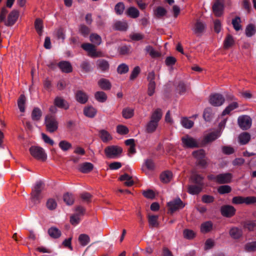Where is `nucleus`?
Listing matches in <instances>:
<instances>
[{"instance_id": "1", "label": "nucleus", "mask_w": 256, "mask_h": 256, "mask_svg": "<svg viewBox=\"0 0 256 256\" xmlns=\"http://www.w3.org/2000/svg\"><path fill=\"white\" fill-rule=\"evenodd\" d=\"M90 42L94 44L90 43H84L82 44L81 47L88 52V55L92 58L100 57L102 56L100 52H97L95 45L99 46L102 43V38L96 34H92L90 36Z\"/></svg>"}, {"instance_id": "2", "label": "nucleus", "mask_w": 256, "mask_h": 256, "mask_svg": "<svg viewBox=\"0 0 256 256\" xmlns=\"http://www.w3.org/2000/svg\"><path fill=\"white\" fill-rule=\"evenodd\" d=\"M162 112L160 108H157L152 114L150 117V120L146 126V131L148 133L154 132L158 124V122L162 118Z\"/></svg>"}, {"instance_id": "3", "label": "nucleus", "mask_w": 256, "mask_h": 256, "mask_svg": "<svg viewBox=\"0 0 256 256\" xmlns=\"http://www.w3.org/2000/svg\"><path fill=\"white\" fill-rule=\"evenodd\" d=\"M43 190V183L41 182H38L31 193V200L34 204L40 203L43 198L42 192Z\"/></svg>"}, {"instance_id": "4", "label": "nucleus", "mask_w": 256, "mask_h": 256, "mask_svg": "<svg viewBox=\"0 0 256 256\" xmlns=\"http://www.w3.org/2000/svg\"><path fill=\"white\" fill-rule=\"evenodd\" d=\"M122 150V148L120 146L112 145L106 146L104 148V152L107 158L112 159L120 157Z\"/></svg>"}, {"instance_id": "5", "label": "nucleus", "mask_w": 256, "mask_h": 256, "mask_svg": "<svg viewBox=\"0 0 256 256\" xmlns=\"http://www.w3.org/2000/svg\"><path fill=\"white\" fill-rule=\"evenodd\" d=\"M30 152L32 156L38 160L45 161L47 158L44 150L41 147L32 146L30 148Z\"/></svg>"}, {"instance_id": "6", "label": "nucleus", "mask_w": 256, "mask_h": 256, "mask_svg": "<svg viewBox=\"0 0 256 256\" xmlns=\"http://www.w3.org/2000/svg\"><path fill=\"white\" fill-rule=\"evenodd\" d=\"M45 124L46 130L50 133L56 131L58 128V122L54 116L47 115L45 118Z\"/></svg>"}, {"instance_id": "7", "label": "nucleus", "mask_w": 256, "mask_h": 256, "mask_svg": "<svg viewBox=\"0 0 256 256\" xmlns=\"http://www.w3.org/2000/svg\"><path fill=\"white\" fill-rule=\"evenodd\" d=\"M183 146L188 148H195L200 146L198 142L195 138L186 135L182 138Z\"/></svg>"}, {"instance_id": "8", "label": "nucleus", "mask_w": 256, "mask_h": 256, "mask_svg": "<svg viewBox=\"0 0 256 256\" xmlns=\"http://www.w3.org/2000/svg\"><path fill=\"white\" fill-rule=\"evenodd\" d=\"M238 123L242 130H246L250 128L252 126V120L249 116H241L238 118Z\"/></svg>"}, {"instance_id": "9", "label": "nucleus", "mask_w": 256, "mask_h": 256, "mask_svg": "<svg viewBox=\"0 0 256 256\" xmlns=\"http://www.w3.org/2000/svg\"><path fill=\"white\" fill-rule=\"evenodd\" d=\"M225 102V98L220 94H214L210 96L209 102L213 106H219Z\"/></svg>"}, {"instance_id": "10", "label": "nucleus", "mask_w": 256, "mask_h": 256, "mask_svg": "<svg viewBox=\"0 0 256 256\" xmlns=\"http://www.w3.org/2000/svg\"><path fill=\"white\" fill-rule=\"evenodd\" d=\"M185 206V204L179 198H176L168 203V206L172 212L179 209H182Z\"/></svg>"}, {"instance_id": "11", "label": "nucleus", "mask_w": 256, "mask_h": 256, "mask_svg": "<svg viewBox=\"0 0 256 256\" xmlns=\"http://www.w3.org/2000/svg\"><path fill=\"white\" fill-rule=\"evenodd\" d=\"M224 9V0H214L212 6V10L216 16L219 17L222 15Z\"/></svg>"}, {"instance_id": "12", "label": "nucleus", "mask_w": 256, "mask_h": 256, "mask_svg": "<svg viewBox=\"0 0 256 256\" xmlns=\"http://www.w3.org/2000/svg\"><path fill=\"white\" fill-rule=\"evenodd\" d=\"M220 132L219 130L214 131L204 136L202 142V145L211 142L220 136Z\"/></svg>"}, {"instance_id": "13", "label": "nucleus", "mask_w": 256, "mask_h": 256, "mask_svg": "<svg viewBox=\"0 0 256 256\" xmlns=\"http://www.w3.org/2000/svg\"><path fill=\"white\" fill-rule=\"evenodd\" d=\"M236 209L232 206L226 205L221 207L220 212L222 214L227 218L232 217L236 213Z\"/></svg>"}, {"instance_id": "14", "label": "nucleus", "mask_w": 256, "mask_h": 256, "mask_svg": "<svg viewBox=\"0 0 256 256\" xmlns=\"http://www.w3.org/2000/svg\"><path fill=\"white\" fill-rule=\"evenodd\" d=\"M18 16L19 13L18 10H12L8 16V20L5 21V25L8 26L14 25L17 20Z\"/></svg>"}, {"instance_id": "15", "label": "nucleus", "mask_w": 256, "mask_h": 256, "mask_svg": "<svg viewBox=\"0 0 256 256\" xmlns=\"http://www.w3.org/2000/svg\"><path fill=\"white\" fill-rule=\"evenodd\" d=\"M217 183L220 184H228L231 182L232 174L230 173L220 174L217 175Z\"/></svg>"}, {"instance_id": "16", "label": "nucleus", "mask_w": 256, "mask_h": 256, "mask_svg": "<svg viewBox=\"0 0 256 256\" xmlns=\"http://www.w3.org/2000/svg\"><path fill=\"white\" fill-rule=\"evenodd\" d=\"M54 104L55 106L64 110L68 109L70 106L68 103L64 98L60 96H56L54 98Z\"/></svg>"}, {"instance_id": "17", "label": "nucleus", "mask_w": 256, "mask_h": 256, "mask_svg": "<svg viewBox=\"0 0 256 256\" xmlns=\"http://www.w3.org/2000/svg\"><path fill=\"white\" fill-rule=\"evenodd\" d=\"M58 67L63 72L70 73L72 71L70 63L67 61H62L58 63Z\"/></svg>"}, {"instance_id": "18", "label": "nucleus", "mask_w": 256, "mask_h": 256, "mask_svg": "<svg viewBox=\"0 0 256 256\" xmlns=\"http://www.w3.org/2000/svg\"><path fill=\"white\" fill-rule=\"evenodd\" d=\"M94 166L90 162H84L80 164L78 166V170L84 174L88 173L92 170Z\"/></svg>"}, {"instance_id": "19", "label": "nucleus", "mask_w": 256, "mask_h": 256, "mask_svg": "<svg viewBox=\"0 0 256 256\" xmlns=\"http://www.w3.org/2000/svg\"><path fill=\"white\" fill-rule=\"evenodd\" d=\"M229 234L232 238L238 239L242 235V230L240 228L234 226L230 229Z\"/></svg>"}, {"instance_id": "20", "label": "nucleus", "mask_w": 256, "mask_h": 256, "mask_svg": "<svg viewBox=\"0 0 256 256\" xmlns=\"http://www.w3.org/2000/svg\"><path fill=\"white\" fill-rule=\"evenodd\" d=\"M244 228L250 232H252L256 229V222L252 220H247L242 223Z\"/></svg>"}, {"instance_id": "21", "label": "nucleus", "mask_w": 256, "mask_h": 256, "mask_svg": "<svg viewBox=\"0 0 256 256\" xmlns=\"http://www.w3.org/2000/svg\"><path fill=\"white\" fill-rule=\"evenodd\" d=\"M76 100L81 103L85 104L88 100V96L86 93L82 90H78L76 94Z\"/></svg>"}, {"instance_id": "22", "label": "nucleus", "mask_w": 256, "mask_h": 256, "mask_svg": "<svg viewBox=\"0 0 256 256\" xmlns=\"http://www.w3.org/2000/svg\"><path fill=\"white\" fill-rule=\"evenodd\" d=\"M238 139L240 144H246L250 140V135L248 132H244L239 135Z\"/></svg>"}, {"instance_id": "23", "label": "nucleus", "mask_w": 256, "mask_h": 256, "mask_svg": "<svg viewBox=\"0 0 256 256\" xmlns=\"http://www.w3.org/2000/svg\"><path fill=\"white\" fill-rule=\"evenodd\" d=\"M98 68L102 72H106L109 69V64L108 62L105 60H98L96 62Z\"/></svg>"}, {"instance_id": "24", "label": "nucleus", "mask_w": 256, "mask_h": 256, "mask_svg": "<svg viewBox=\"0 0 256 256\" xmlns=\"http://www.w3.org/2000/svg\"><path fill=\"white\" fill-rule=\"evenodd\" d=\"M114 28L116 30L124 31L128 28V25L126 21H117L114 24Z\"/></svg>"}, {"instance_id": "25", "label": "nucleus", "mask_w": 256, "mask_h": 256, "mask_svg": "<svg viewBox=\"0 0 256 256\" xmlns=\"http://www.w3.org/2000/svg\"><path fill=\"white\" fill-rule=\"evenodd\" d=\"M213 228V224L210 221H207L203 222L200 226V232L206 234L210 232Z\"/></svg>"}, {"instance_id": "26", "label": "nucleus", "mask_w": 256, "mask_h": 256, "mask_svg": "<svg viewBox=\"0 0 256 256\" xmlns=\"http://www.w3.org/2000/svg\"><path fill=\"white\" fill-rule=\"evenodd\" d=\"M49 236L53 238H58L62 234L60 230L56 227L52 226L48 231Z\"/></svg>"}, {"instance_id": "27", "label": "nucleus", "mask_w": 256, "mask_h": 256, "mask_svg": "<svg viewBox=\"0 0 256 256\" xmlns=\"http://www.w3.org/2000/svg\"><path fill=\"white\" fill-rule=\"evenodd\" d=\"M203 188V186L200 185H190L188 187V192L191 194H198L200 193Z\"/></svg>"}, {"instance_id": "28", "label": "nucleus", "mask_w": 256, "mask_h": 256, "mask_svg": "<svg viewBox=\"0 0 256 256\" xmlns=\"http://www.w3.org/2000/svg\"><path fill=\"white\" fill-rule=\"evenodd\" d=\"M126 14L132 18H136L139 16L140 12L136 8L130 6L127 9Z\"/></svg>"}, {"instance_id": "29", "label": "nucleus", "mask_w": 256, "mask_h": 256, "mask_svg": "<svg viewBox=\"0 0 256 256\" xmlns=\"http://www.w3.org/2000/svg\"><path fill=\"white\" fill-rule=\"evenodd\" d=\"M238 107V104L236 102H234L232 103L228 104L225 109L222 112V116H226V114H228L230 112L236 109Z\"/></svg>"}, {"instance_id": "30", "label": "nucleus", "mask_w": 256, "mask_h": 256, "mask_svg": "<svg viewBox=\"0 0 256 256\" xmlns=\"http://www.w3.org/2000/svg\"><path fill=\"white\" fill-rule=\"evenodd\" d=\"M96 109L92 106L86 107L84 110V114L87 117L90 118H94L96 116Z\"/></svg>"}, {"instance_id": "31", "label": "nucleus", "mask_w": 256, "mask_h": 256, "mask_svg": "<svg viewBox=\"0 0 256 256\" xmlns=\"http://www.w3.org/2000/svg\"><path fill=\"white\" fill-rule=\"evenodd\" d=\"M35 29L40 36H41L43 32V22L40 18H36L34 22Z\"/></svg>"}, {"instance_id": "32", "label": "nucleus", "mask_w": 256, "mask_h": 256, "mask_svg": "<svg viewBox=\"0 0 256 256\" xmlns=\"http://www.w3.org/2000/svg\"><path fill=\"white\" fill-rule=\"evenodd\" d=\"M98 85L104 90H109L111 88V84L108 80L101 78L98 82Z\"/></svg>"}, {"instance_id": "33", "label": "nucleus", "mask_w": 256, "mask_h": 256, "mask_svg": "<svg viewBox=\"0 0 256 256\" xmlns=\"http://www.w3.org/2000/svg\"><path fill=\"white\" fill-rule=\"evenodd\" d=\"M192 182L200 186H204V177L198 174L194 173L191 176Z\"/></svg>"}, {"instance_id": "34", "label": "nucleus", "mask_w": 256, "mask_h": 256, "mask_svg": "<svg viewBox=\"0 0 256 256\" xmlns=\"http://www.w3.org/2000/svg\"><path fill=\"white\" fill-rule=\"evenodd\" d=\"M204 24L201 22L198 21L195 24L193 30L194 34H200L204 32Z\"/></svg>"}, {"instance_id": "35", "label": "nucleus", "mask_w": 256, "mask_h": 256, "mask_svg": "<svg viewBox=\"0 0 256 256\" xmlns=\"http://www.w3.org/2000/svg\"><path fill=\"white\" fill-rule=\"evenodd\" d=\"M100 138L104 142H106L112 140V136L110 133L104 130H101L100 132Z\"/></svg>"}, {"instance_id": "36", "label": "nucleus", "mask_w": 256, "mask_h": 256, "mask_svg": "<svg viewBox=\"0 0 256 256\" xmlns=\"http://www.w3.org/2000/svg\"><path fill=\"white\" fill-rule=\"evenodd\" d=\"M42 116L41 110L38 108H34L32 112V118L33 120L38 121Z\"/></svg>"}, {"instance_id": "37", "label": "nucleus", "mask_w": 256, "mask_h": 256, "mask_svg": "<svg viewBox=\"0 0 256 256\" xmlns=\"http://www.w3.org/2000/svg\"><path fill=\"white\" fill-rule=\"evenodd\" d=\"M172 178V174L170 172L166 171L162 172L160 176V178L162 182L168 183Z\"/></svg>"}, {"instance_id": "38", "label": "nucleus", "mask_w": 256, "mask_h": 256, "mask_svg": "<svg viewBox=\"0 0 256 256\" xmlns=\"http://www.w3.org/2000/svg\"><path fill=\"white\" fill-rule=\"evenodd\" d=\"M234 42V40L232 36L228 34L224 42V47L227 49L231 47Z\"/></svg>"}, {"instance_id": "39", "label": "nucleus", "mask_w": 256, "mask_h": 256, "mask_svg": "<svg viewBox=\"0 0 256 256\" xmlns=\"http://www.w3.org/2000/svg\"><path fill=\"white\" fill-rule=\"evenodd\" d=\"M158 216L154 215H149L148 216V222L150 226L152 228L158 227L159 225L158 222Z\"/></svg>"}, {"instance_id": "40", "label": "nucleus", "mask_w": 256, "mask_h": 256, "mask_svg": "<svg viewBox=\"0 0 256 256\" xmlns=\"http://www.w3.org/2000/svg\"><path fill=\"white\" fill-rule=\"evenodd\" d=\"M26 98L24 94H21L18 100V106L21 112H24L25 110V104Z\"/></svg>"}, {"instance_id": "41", "label": "nucleus", "mask_w": 256, "mask_h": 256, "mask_svg": "<svg viewBox=\"0 0 256 256\" xmlns=\"http://www.w3.org/2000/svg\"><path fill=\"white\" fill-rule=\"evenodd\" d=\"M95 98L100 102H104L107 99V96L104 92H97L94 94Z\"/></svg>"}, {"instance_id": "42", "label": "nucleus", "mask_w": 256, "mask_h": 256, "mask_svg": "<svg viewBox=\"0 0 256 256\" xmlns=\"http://www.w3.org/2000/svg\"><path fill=\"white\" fill-rule=\"evenodd\" d=\"M78 241L82 246H85L90 242V238L86 234H81L79 236Z\"/></svg>"}, {"instance_id": "43", "label": "nucleus", "mask_w": 256, "mask_h": 256, "mask_svg": "<svg viewBox=\"0 0 256 256\" xmlns=\"http://www.w3.org/2000/svg\"><path fill=\"white\" fill-rule=\"evenodd\" d=\"M63 199L64 202L68 205H72L74 200V198L72 194L67 192L63 196Z\"/></svg>"}, {"instance_id": "44", "label": "nucleus", "mask_w": 256, "mask_h": 256, "mask_svg": "<svg viewBox=\"0 0 256 256\" xmlns=\"http://www.w3.org/2000/svg\"><path fill=\"white\" fill-rule=\"evenodd\" d=\"M256 32V28L254 24H249L246 28V34L248 37H250L254 35Z\"/></svg>"}, {"instance_id": "45", "label": "nucleus", "mask_w": 256, "mask_h": 256, "mask_svg": "<svg viewBox=\"0 0 256 256\" xmlns=\"http://www.w3.org/2000/svg\"><path fill=\"white\" fill-rule=\"evenodd\" d=\"M166 12V10L164 8L158 6L154 10V15L157 18H161L164 16Z\"/></svg>"}, {"instance_id": "46", "label": "nucleus", "mask_w": 256, "mask_h": 256, "mask_svg": "<svg viewBox=\"0 0 256 256\" xmlns=\"http://www.w3.org/2000/svg\"><path fill=\"white\" fill-rule=\"evenodd\" d=\"M58 146L60 149L63 151H67L72 148V144L65 140H61L59 142Z\"/></svg>"}, {"instance_id": "47", "label": "nucleus", "mask_w": 256, "mask_h": 256, "mask_svg": "<svg viewBox=\"0 0 256 256\" xmlns=\"http://www.w3.org/2000/svg\"><path fill=\"white\" fill-rule=\"evenodd\" d=\"M232 191V188L228 185H222L218 188V192L220 194L230 193Z\"/></svg>"}, {"instance_id": "48", "label": "nucleus", "mask_w": 256, "mask_h": 256, "mask_svg": "<svg viewBox=\"0 0 256 256\" xmlns=\"http://www.w3.org/2000/svg\"><path fill=\"white\" fill-rule=\"evenodd\" d=\"M145 50L146 52L148 53L152 58H156L160 56V53L156 51L152 46H146L145 48Z\"/></svg>"}, {"instance_id": "49", "label": "nucleus", "mask_w": 256, "mask_h": 256, "mask_svg": "<svg viewBox=\"0 0 256 256\" xmlns=\"http://www.w3.org/2000/svg\"><path fill=\"white\" fill-rule=\"evenodd\" d=\"M241 20L239 16H236L232 20V24L234 29L236 31H238L242 29V26L240 24Z\"/></svg>"}, {"instance_id": "50", "label": "nucleus", "mask_w": 256, "mask_h": 256, "mask_svg": "<svg viewBox=\"0 0 256 256\" xmlns=\"http://www.w3.org/2000/svg\"><path fill=\"white\" fill-rule=\"evenodd\" d=\"M244 250L248 252L256 251V241L248 242L244 246Z\"/></svg>"}, {"instance_id": "51", "label": "nucleus", "mask_w": 256, "mask_h": 256, "mask_svg": "<svg viewBox=\"0 0 256 256\" xmlns=\"http://www.w3.org/2000/svg\"><path fill=\"white\" fill-rule=\"evenodd\" d=\"M181 124L186 128H190L193 126L194 122L187 118H182L181 120Z\"/></svg>"}, {"instance_id": "52", "label": "nucleus", "mask_w": 256, "mask_h": 256, "mask_svg": "<svg viewBox=\"0 0 256 256\" xmlns=\"http://www.w3.org/2000/svg\"><path fill=\"white\" fill-rule=\"evenodd\" d=\"M144 167L150 170H154V169L155 166L152 160L150 159L146 160L142 168V170H144Z\"/></svg>"}, {"instance_id": "53", "label": "nucleus", "mask_w": 256, "mask_h": 256, "mask_svg": "<svg viewBox=\"0 0 256 256\" xmlns=\"http://www.w3.org/2000/svg\"><path fill=\"white\" fill-rule=\"evenodd\" d=\"M122 114L125 118H130L134 115V110L130 108H126L123 110Z\"/></svg>"}, {"instance_id": "54", "label": "nucleus", "mask_w": 256, "mask_h": 256, "mask_svg": "<svg viewBox=\"0 0 256 256\" xmlns=\"http://www.w3.org/2000/svg\"><path fill=\"white\" fill-rule=\"evenodd\" d=\"M125 6L124 4L122 2H118L114 7V10L117 14L120 15L122 14Z\"/></svg>"}, {"instance_id": "55", "label": "nucleus", "mask_w": 256, "mask_h": 256, "mask_svg": "<svg viewBox=\"0 0 256 256\" xmlns=\"http://www.w3.org/2000/svg\"><path fill=\"white\" fill-rule=\"evenodd\" d=\"M184 236V238L188 240H191L195 237V232L190 230L186 229L183 232Z\"/></svg>"}, {"instance_id": "56", "label": "nucleus", "mask_w": 256, "mask_h": 256, "mask_svg": "<svg viewBox=\"0 0 256 256\" xmlns=\"http://www.w3.org/2000/svg\"><path fill=\"white\" fill-rule=\"evenodd\" d=\"M130 46H123L118 48V51L120 54L126 55L130 53Z\"/></svg>"}, {"instance_id": "57", "label": "nucleus", "mask_w": 256, "mask_h": 256, "mask_svg": "<svg viewBox=\"0 0 256 256\" xmlns=\"http://www.w3.org/2000/svg\"><path fill=\"white\" fill-rule=\"evenodd\" d=\"M193 156L197 159V160L205 158V152L204 150L200 149L194 151L192 152Z\"/></svg>"}, {"instance_id": "58", "label": "nucleus", "mask_w": 256, "mask_h": 256, "mask_svg": "<svg viewBox=\"0 0 256 256\" xmlns=\"http://www.w3.org/2000/svg\"><path fill=\"white\" fill-rule=\"evenodd\" d=\"M79 31L81 34H82L84 37L88 36L90 32V28L84 24H82L80 26Z\"/></svg>"}, {"instance_id": "59", "label": "nucleus", "mask_w": 256, "mask_h": 256, "mask_svg": "<svg viewBox=\"0 0 256 256\" xmlns=\"http://www.w3.org/2000/svg\"><path fill=\"white\" fill-rule=\"evenodd\" d=\"M116 132L120 134H126L128 133V128L124 125H118L116 126Z\"/></svg>"}, {"instance_id": "60", "label": "nucleus", "mask_w": 256, "mask_h": 256, "mask_svg": "<svg viewBox=\"0 0 256 256\" xmlns=\"http://www.w3.org/2000/svg\"><path fill=\"white\" fill-rule=\"evenodd\" d=\"M129 70L128 66L125 64H122L118 66L117 68V71L118 74H123L128 72Z\"/></svg>"}, {"instance_id": "61", "label": "nucleus", "mask_w": 256, "mask_h": 256, "mask_svg": "<svg viewBox=\"0 0 256 256\" xmlns=\"http://www.w3.org/2000/svg\"><path fill=\"white\" fill-rule=\"evenodd\" d=\"M57 206V204L54 200L52 198H50L46 202V207L50 210H54L56 208Z\"/></svg>"}, {"instance_id": "62", "label": "nucleus", "mask_w": 256, "mask_h": 256, "mask_svg": "<svg viewBox=\"0 0 256 256\" xmlns=\"http://www.w3.org/2000/svg\"><path fill=\"white\" fill-rule=\"evenodd\" d=\"M156 82H150L148 83V94L149 96H152L155 92Z\"/></svg>"}, {"instance_id": "63", "label": "nucleus", "mask_w": 256, "mask_h": 256, "mask_svg": "<svg viewBox=\"0 0 256 256\" xmlns=\"http://www.w3.org/2000/svg\"><path fill=\"white\" fill-rule=\"evenodd\" d=\"M140 68L138 66H136L134 67L132 71V73L130 74V80H133L135 79L138 74H140Z\"/></svg>"}, {"instance_id": "64", "label": "nucleus", "mask_w": 256, "mask_h": 256, "mask_svg": "<svg viewBox=\"0 0 256 256\" xmlns=\"http://www.w3.org/2000/svg\"><path fill=\"white\" fill-rule=\"evenodd\" d=\"M214 198L213 196L204 194L202 198V200L203 202L206 204L212 203L214 201Z\"/></svg>"}]
</instances>
